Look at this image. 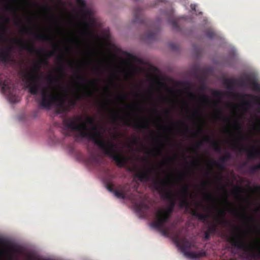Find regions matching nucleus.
<instances>
[{
    "mask_svg": "<svg viewBox=\"0 0 260 260\" xmlns=\"http://www.w3.org/2000/svg\"><path fill=\"white\" fill-rule=\"evenodd\" d=\"M82 121L80 116H74L66 118L63 120V125L68 128L77 131L82 138H86L93 141L105 154L111 157L119 167L125 166L126 158L122 154L118 153L116 150L115 144L111 141H105L101 139V133L98 126L95 123V119L91 116H87L85 122Z\"/></svg>",
    "mask_w": 260,
    "mask_h": 260,
    "instance_id": "f257e3e1",
    "label": "nucleus"
},
{
    "mask_svg": "<svg viewBox=\"0 0 260 260\" xmlns=\"http://www.w3.org/2000/svg\"><path fill=\"white\" fill-rule=\"evenodd\" d=\"M137 177L141 181H151L154 188L161 193V197L169 202V205L166 209H158L156 212L155 217L169 220L176 205L173 195L166 190L169 185L171 178L162 179L159 176V170L154 167L145 169L137 174Z\"/></svg>",
    "mask_w": 260,
    "mask_h": 260,
    "instance_id": "f03ea898",
    "label": "nucleus"
},
{
    "mask_svg": "<svg viewBox=\"0 0 260 260\" xmlns=\"http://www.w3.org/2000/svg\"><path fill=\"white\" fill-rule=\"evenodd\" d=\"M41 98L39 101L41 107L50 109L53 105L57 106V112L59 114H63L70 110V107L65 105V101L63 98L55 95L53 92L50 86L45 88H42L40 90Z\"/></svg>",
    "mask_w": 260,
    "mask_h": 260,
    "instance_id": "7ed1b4c3",
    "label": "nucleus"
},
{
    "mask_svg": "<svg viewBox=\"0 0 260 260\" xmlns=\"http://www.w3.org/2000/svg\"><path fill=\"white\" fill-rule=\"evenodd\" d=\"M229 243L234 248L243 250L244 258L246 260H255L260 258V242L259 247L257 248V253L254 252V248L246 241L245 235L243 232L234 233L228 238Z\"/></svg>",
    "mask_w": 260,
    "mask_h": 260,
    "instance_id": "20e7f679",
    "label": "nucleus"
},
{
    "mask_svg": "<svg viewBox=\"0 0 260 260\" xmlns=\"http://www.w3.org/2000/svg\"><path fill=\"white\" fill-rule=\"evenodd\" d=\"M40 69V64L35 63L29 71L25 70L22 73L23 81L27 84L29 92L33 95L38 94L40 89L39 84L40 76L38 74Z\"/></svg>",
    "mask_w": 260,
    "mask_h": 260,
    "instance_id": "39448f33",
    "label": "nucleus"
},
{
    "mask_svg": "<svg viewBox=\"0 0 260 260\" xmlns=\"http://www.w3.org/2000/svg\"><path fill=\"white\" fill-rule=\"evenodd\" d=\"M13 42L19 46L21 49L25 50L30 53L43 54V57L40 61V63L48 64L47 58L53 56L55 55L56 50L58 48L56 45H54V50L47 51L44 54V50L43 48L40 50L36 49L34 44L31 42H25L21 39H15L13 40Z\"/></svg>",
    "mask_w": 260,
    "mask_h": 260,
    "instance_id": "423d86ee",
    "label": "nucleus"
},
{
    "mask_svg": "<svg viewBox=\"0 0 260 260\" xmlns=\"http://www.w3.org/2000/svg\"><path fill=\"white\" fill-rule=\"evenodd\" d=\"M174 240L184 255L189 258H199L206 255V252L204 250H202L198 252L188 251L191 247V243L186 238H180L179 235H176L174 236Z\"/></svg>",
    "mask_w": 260,
    "mask_h": 260,
    "instance_id": "0eeeda50",
    "label": "nucleus"
},
{
    "mask_svg": "<svg viewBox=\"0 0 260 260\" xmlns=\"http://www.w3.org/2000/svg\"><path fill=\"white\" fill-rule=\"evenodd\" d=\"M179 206L181 208L185 207L186 210H190V214L200 220L206 221L209 216L208 213H201L197 209L190 208V203L187 197H181L179 199Z\"/></svg>",
    "mask_w": 260,
    "mask_h": 260,
    "instance_id": "6e6552de",
    "label": "nucleus"
},
{
    "mask_svg": "<svg viewBox=\"0 0 260 260\" xmlns=\"http://www.w3.org/2000/svg\"><path fill=\"white\" fill-rule=\"evenodd\" d=\"M128 187V184L119 185L115 189L114 185L111 183H107L106 184L107 189L111 192H113L114 195L118 198L120 199H125L126 198H129L132 200H135V199L131 195L128 197L127 196V187Z\"/></svg>",
    "mask_w": 260,
    "mask_h": 260,
    "instance_id": "1a4fd4ad",
    "label": "nucleus"
},
{
    "mask_svg": "<svg viewBox=\"0 0 260 260\" xmlns=\"http://www.w3.org/2000/svg\"><path fill=\"white\" fill-rule=\"evenodd\" d=\"M169 220L164 219L163 218L155 217V220L152 223V227L156 229L161 232L162 235L168 236L170 234V229L165 226V223Z\"/></svg>",
    "mask_w": 260,
    "mask_h": 260,
    "instance_id": "9d476101",
    "label": "nucleus"
},
{
    "mask_svg": "<svg viewBox=\"0 0 260 260\" xmlns=\"http://www.w3.org/2000/svg\"><path fill=\"white\" fill-rule=\"evenodd\" d=\"M121 119L123 120V124L124 125H126L127 126H132L135 128L136 129L139 130L149 129V125L147 121H145L143 122L132 121L129 116L127 118L122 117Z\"/></svg>",
    "mask_w": 260,
    "mask_h": 260,
    "instance_id": "9b49d317",
    "label": "nucleus"
},
{
    "mask_svg": "<svg viewBox=\"0 0 260 260\" xmlns=\"http://www.w3.org/2000/svg\"><path fill=\"white\" fill-rule=\"evenodd\" d=\"M239 82L240 86L247 87L248 86L253 90H260V84L257 82L255 78H252L249 75H246L244 79L240 80Z\"/></svg>",
    "mask_w": 260,
    "mask_h": 260,
    "instance_id": "f8f14e48",
    "label": "nucleus"
},
{
    "mask_svg": "<svg viewBox=\"0 0 260 260\" xmlns=\"http://www.w3.org/2000/svg\"><path fill=\"white\" fill-rule=\"evenodd\" d=\"M0 86L4 91L8 92L10 94V101L12 103L16 102V97L11 94L12 88L13 85L11 84V81L9 78H3L2 75H0Z\"/></svg>",
    "mask_w": 260,
    "mask_h": 260,
    "instance_id": "ddd939ff",
    "label": "nucleus"
},
{
    "mask_svg": "<svg viewBox=\"0 0 260 260\" xmlns=\"http://www.w3.org/2000/svg\"><path fill=\"white\" fill-rule=\"evenodd\" d=\"M233 147L236 149L239 152L247 151V156L250 159H254L257 156H260V150L254 148H248L243 146H239L238 144H233Z\"/></svg>",
    "mask_w": 260,
    "mask_h": 260,
    "instance_id": "4468645a",
    "label": "nucleus"
},
{
    "mask_svg": "<svg viewBox=\"0 0 260 260\" xmlns=\"http://www.w3.org/2000/svg\"><path fill=\"white\" fill-rule=\"evenodd\" d=\"M142 9L140 7H136L133 12L134 19L133 21L134 23L143 24L146 23L145 19L142 14Z\"/></svg>",
    "mask_w": 260,
    "mask_h": 260,
    "instance_id": "2eb2a0df",
    "label": "nucleus"
},
{
    "mask_svg": "<svg viewBox=\"0 0 260 260\" xmlns=\"http://www.w3.org/2000/svg\"><path fill=\"white\" fill-rule=\"evenodd\" d=\"M12 48L11 46H7L2 48L0 51V60L3 62H8L10 60Z\"/></svg>",
    "mask_w": 260,
    "mask_h": 260,
    "instance_id": "dca6fc26",
    "label": "nucleus"
},
{
    "mask_svg": "<svg viewBox=\"0 0 260 260\" xmlns=\"http://www.w3.org/2000/svg\"><path fill=\"white\" fill-rule=\"evenodd\" d=\"M203 140L205 142L211 143L212 148L216 152H219L221 151V147L218 141L212 140L211 138L209 136H205Z\"/></svg>",
    "mask_w": 260,
    "mask_h": 260,
    "instance_id": "f3484780",
    "label": "nucleus"
},
{
    "mask_svg": "<svg viewBox=\"0 0 260 260\" xmlns=\"http://www.w3.org/2000/svg\"><path fill=\"white\" fill-rule=\"evenodd\" d=\"M0 18H2L5 23H8L10 21L9 18L2 16L0 14ZM7 29V27L5 24H2L0 26V42H3L5 40V32Z\"/></svg>",
    "mask_w": 260,
    "mask_h": 260,
    "instance_id": "a211bd4d",
    "label": "nucleus"
},
{
    "mask_svg": "<svg viewBox=\"0 0 260 260\" xmlns=\"http://www.w3.org/2000/svg\"><path fill=\"white\" fill-rule=\"evenodd\" d=\"M229 212H230L231 213L235 214L236 213L237 216L238 217H241L244 218V219L250 221V222H254L255 221V218L252 216H250L248 215L245 212L242 214L238 213L236 212V210L233 208H230L229 209Z\"/></svg>",
    "mask_w": 260,
    "mask_h": 260,
    "instance_id": "6ab92c4d",
    "label": "nucleus"
},
{
    "mask_svg": "<svg viewBox=\"0 0 260 260\" xmlns=\"http://www.w3.org/2000/svg\"><path fill=\"white\" fill-rule=\"evenodd\" d=\"M159 32V29L158 28L152 27L151 29L149 30L146 34V38L150 40H154L157 38V36Z\"/></svg>",
    "mask_w": 260,
    "mask_h": 260,
    "instance_id": "aec40b11",
    "label": "nucleus"
},
{
    "mask_svg": "<svg viewBox=\"0 0 260 260\" xmlns=\"http://www.w3.org/2000/svg\"><path fill=\"white\" fill-rule=\"evenodd\" d=\"M33 36L35 39L47 42L53 41V38L44 34L33 32Z\"/></svg>",
    "mask_w": 260,
    "mask_h": 260,
    "instance_id": "412c9836",
    "label": "nucleus"
},
{
    "mask_svg": "<svg viewBox=\"0 0 260 260\" xmlns=\"http://www.w3.org/2000/svg\"><path fill=\"white\" fill-rule=\"evenodd\" d=\"M217 226L216 224H213L210 225L207 230L204 232L205 240H208L211 234H214L217 230Z\"/></svg>",
    "mask_w": 260,
    "mask_h": 260,
    "instance_id": "4be33fe9",
    "label": "nucleus"
},
{
    "mask_svg": "<svg viewBox=\"0 0 260 260\" xmlns=\"http://www.w3.org/2000/svg\"><path fill=\"white\" fill-rule=\"evenodd\" d=\"M239 81H237L233 79H225L223 81V83L228 89H233L236 84H238L239 85Z\"/></svg>",
    "mask_w": 260,
    "mask_h": 260,
    "instance_id": "5701e85b",
    "label": "nucleus"
},
{
    "mask_svg": "<svg viewBox=\"0 0 260 260\" xmlns=\"http://www.w3.org/2000/svg\"><path fill=\"white\" fill-rule=\"evenodd\" d=\"M76 2L80 9L84 11L86 15H90L91 14V11L86 8V3L84 0H76Z\"/></svg>",
    "mask_w": 260,
    "mask_h": 260,
    "instance_id": "b1692460",
    "label": "nucleus"
},
{
    "mask_svg": "<svg viewBox=\"0 0 260 260\" xmlns=\"http://www.w3.org/2000/svg\"><path fill=\"white\" fill-rule=\"evenodd\" d=\"M216 118L217 119H221L222 118L224 121L226 122H229L231 120L230 117L227 116H223L222 115L221 110L218 108L216 109Z\"/></svg>",
    "mask_w": 260,
    "mask_h": 260,
    "instance_id": "393cba45",
    "label": "nucleus"
},
{
    "mask_svg": "<svg viewBox=\"0 0 260 260\" xmlns=\"http://www.w3.org/2000/svg\"><path fill=\"white\" fill-rule=\"evenodd\" d=\"M135 206L139 211H142L143 209L148 210L149 208V206L143 201L140 203H136Z\"/></svg>",
    "mask_w": 260,
    "mask_h": 260,
    "instance_id": "a878e982",
    "label": "nucleus"
},
{
    "mask_svg": "<svg viewBox=\"0 0 260 260\" xmlns=\"http://www.w3.org/2000/svg\"><path fill=\"white\" fill-rule=\"evenodd\" d=\"M181 197H187L189 195V187L187 185H184L181 188Z\"/></svg>",
    "mask_w": 260,
    "mask_h": 260,
    "instance_id": "bb28decb",
    "label": "nucleus"
},
{
    "mask_svg": "<svg viewBox=\"0 0 260 260\" xmlns=\"http://www.w3.org/2000/svg\"><path fill=\"white\" fill-rule=\"evenodd\" d=\"M169 22L171 24L172 26L175 29H179V26L177 21L175 18H170L168 20Z\"/></svg>",
    "mask_w": 260,
    "mask_h": 260,
    "instance_id": "cd10ccee",
    "label": "nucleus"
},
{
    "mask_svg": "<svg viewBox=\"0 0 260 260\" xmlns=\"http://www.w3.org/2000/svg\"><path fill=\"white\" fill-rule=\"evenodd\" d=\"M200 99L205 104H209L210 102V98L205 94L199 95Z\"/></svg>",
    "mask_w": 260,
    "mask_h": 260,
    "instance_id": "c85d7f7f",
    "label": "nucleus"
},
{
    "mask_svg": "<svg viewBox=\"0 0 260 260\" xmlns=\"http://www.w3.org/2000/svg\"><path fill=\"white\" fill-rule=\"evenodd\" d=\"M231 157V154L230 153H227L225 155L222 156L219 158L220 162L225 164Z\"/></svg>",
    "mask_w": 260,
    "mask_h": 260,
    "instance_id": "c756f323",
    "label": "nucleus"
},
{
    "mask_svg": "<svg viewBox=\"0 0 260 260\" xmlns=\"http://www.w3.org/2000/svg\"><path fill=\"white\" fill-rule=\"evenodd\" d=\"M222 189L224 191V192L225 193V197L223 199L224 202H225L228 206H229L230 207L232 206L233 204L231 203H230L228 200V192H227V190H226V188L224 187H223Z\"/></svg>",
    "mask_w": 260,
    "mask_h": 260,
    "instance_id": "7c9ffc66",
    "label": "nucleus"
},
{
    "mask_svg": "<svg viewBox=\"0 0 260 260\" xmlns=\"http://www.w3.org/2000/svg\"><path fill=\"white\" fill-rule=\"evenodd\" d=\"M212 162L213 165H216L220 169H223L224 168L225 164H223V162H220L219 159L218 161L212 160Z\"/></svg>",
    "mask_w": 260,
    "mask_h": 260,
    "instance_id": "2f4dec72",
    "label": "nucleus"
},
{
    "mask_svg": "<svg viewBox=\"0 0 260 260\" xmlns=\"http://www.w3.org/2000/svg\"><path fill=\"white\" fill-rule=\"evenodd\" d=\"M206 36L210 39H212L214 37L215 34V32L211 29L207 30L205 32Z\"/></svg>",
    "mask_w": 260,
    "mask_h": 260,
    "instance_id": "473e14b6",
    "label": "nucleus"
},
{
    "mask_svg": "<svg viewBox=\"0 0 260 260\" xmlns=\"http://www.w3.org/2000/svg\"><path fill=\"white\" fill-rule=\"evenodd\" d=\"M91 159L95 163L99 164L100 162V158L98 155H95L93 153H92L90 155Z\"/></svg>",
    "mask_w": 260,
    "mask_h": 260,
    "instance_id": "72a5a7b5",
    "label": "nucleus"
},
{
    "mask_svg": "<svg viewBox=\"0 0 260 260\" xmlns=\"http://www.w3.org/2000/svg\"><path fill=\"white\" fill-rule=\"evenodd\" d=\"M219 214L221 215V218L219 219V221L220 223H226V222L223 219V217L225 215V212L224 210H220L219 212Z\"/></svg>",
    "mask_w": 260,
    "mask_h": 260,
    "instance_id": "f704fd0d",
    "label": "nucleus"
},
{
    "mask_svg": "<svg viewBox=\"0 0 260 260\" xmlns=\"http://www.w3.org/2000/svg\"><path fill=\"white\" fill-rule=\"evenodd\" d=\"M83 25L84 27L85 28V30L82 32L83 34L89 33V27H90V23L87 22H85Z\"/></svg>",
    "mask_w": 260,
    "mask_h": 260,
    "instance_id": "c9c22d12",
    "label": "nucleus"
},
{
    "mask_svg": "<svg viewBox=\"0 0 260 260\" xmlns=\"http://www.w3.org/2000/svg\"><path fill=\"white\" fill-rule=\"evenodd\" d=\"M234 191L235 192V193H236L237 196H238V197L240 198H241L242 199H244L242 196H241L240 193L242 192V189L241 187H236L234 190Z\"/></svg>",
    "mask_w": 260,
    "mask_h": 260,
    "instance_id": "e433bc0d",
    "label": "nucleus"
},
{
    "mask_svg": "<svg viewBox=\"0 0 260 260\" xmlns=\"http://www.w3.org/2000/svg\"><path fill=\"white\" fill-rule=\"evenodd\" d=\"M204 197L205 199L207 201H210L214 198L213 195L210 193H205L204 194Z\"/></svg>",
    "mask_w": 260,
    "mask_h": 260,
    "instance_id": "4c0bfd02",
    "label": "nucleus"
},
{
    "mask_svg": "<svg viewBox=\"0 0 260 260\" xmlns=\"http://www.w3.org/2000/svg\"><path fill=\"white\" fill-rule=\"evenodd\" d=\"M77 78L79 80L81 81H85L86 79L85 76L82 75L80 74V72L79 69L77 70Z\"/></svg>",
    "mask_w": 260,
    "mask_h": 260,
    "instance_id": "58836bf2",
    "label": "nucleus"
},
{
    "mask_svg": "<svg viewBox=\"0 0 260 260\" xmlns=\"http://www.w3.org/2000/svg\"><path fill=\"white\" fill-rule=\"evenodd\" d=\"M89 84L93 86L96 90H99L98 87V82L96 80H92L89 81Z\"/></svg>",
    "mask_w": 260,
    "mask_h": 260,
    "instance_id": "ea45409f",
    "label": "nucleus"
},
{
    "mask_svg": "<svg viewBox=\"0 0 260 260\" xmlns=\"http://www.w3.org/2000/svg\"><path fill=\"white\" fill-rule=\"evenodd\" d=\"M127 95L124 93L121 94L120 95H119L117 96V99L118 100H122V101L125 100L127 99Z\"/></svg>",
    "mask_w": 260,
    "mask_h": 260,
    "instance_id": "a19ab883",
    "label": "nucleus"
},
{
    "mask_svg": "<svg viewBox=\"0 0 260 260\" xmlns=\"http://www.w3.org/2000/svg\"><path fill=\"white\" fill-rule=\"evenodd\" d=\"M68 104L70 107H74L76 104V100L71 99L69 100Z\"/></svg>",
    "mask_w": 260,
    "mask_h": 260,
    "instance_id": "79ce46f5",
    "label": "nucleus"
},
{
    "mask_svg": "<svg viewBox=\"0 0 260 260\" xmlns=\"http://www.w3.org/2000/svg\"><path fill=\"white\" fill-rule=\"evenodd\" d=\"M213 93L214 96L218 98L220 97L222 94V92L218 90H214Z\"/></svg>",
    "mask_w": 260,
    "mask_h": 260,
    "instance_id": "37998d69",
    "label": "nucleus"
},
{
    "mask_svg": "<svg viewBox=\"0 0 260 260\" xmlns=\"http://www.w3.org/2000/svg\"><path fill=\"white\" fill-rule=\"evenodd\" d=\"M192 115L193 116H199L200 117H202V113L201 111L199 109L196 110L193 113Z\"/></svg>",
    "mask_w": 260,
    "mask_h": 260,
    "instance_id": "c03bdc74",
    "label": "nucleus"
},
{
    "mask_svg": "<svg viewBox=\"0 0 260 260\" xmlns=\"http://www.w3.org/2000/svg\"><path fill=\"white\" fill-rule=\"evenodd\" d=\"M234 125L237 129L241 130L242 127L241 124L239 123L237 120L234 121Z\"/></svg>",
    "mask_w": 260,
    "mask_h": 260,
    "instance_id": "a18cd8bd",
    "label": "nucleus"
},
{
    "mask_svg": "<svg viewBox=\"0 0 260 260\" xmlns=\"http://www.w3.org/2000/svg\"><path fill=\"white\" fill-rule=\"evenodd\" d=\"M203 145L202 141L198 142L195 145V151H197V150L200 148Z\"/></svg>",
    "mask_w": 260,
    "mask_h": 260,
    "instance_id": "49530a36",
    "label": "nucleus"
},
{
    "mask_svg": "<svg viewBox=\"0 0 260 260\" xmlns=\"http://www.w3.org/2000/svg\"><path fill=\"white\" fill-rule=\"evenodd\" d=\"M256 170H257V169L256 165H254L250 168V172L252 174L255 173Z\"/></svg>",
    "mask_w": 260,
    "mask_h": 260,
    "instance_id": "de8ad7c7",
    "label": "nucleus"
},
{
    "mask_svg": "<svg viewBox=\"0 0 260 260\" xmlns=\"http://www.w3.org/2000/svg\"><path fill=\"white\" fill-rule=\"evenodd\" d=\"M203 131V129L201 126H200L198 131L193 133L194 135H197L199 133H202Z\"/></svg>",
    "mask_w": 260,
    "mask_h": 260,
    "instance_id": "09e8293b",
    "label": "nucleus"
},
{
    "mask_svg": "<svg viewBox=\"0 0 260 260\" xmlns=\"http://www.w3.org/2000/svg\"><path fill=\"white\" fill-rule=\"evenodd\" d=\"M58 71L61 73L63 74L64 71V67L62 64H61L58 68Z\"/></svg>",
    "mask_w": 260,
    "mask_h": 260,
    "instance_id": "8fccbe9b",
    "label": "nucleus"
},
{
    "mask_svg": "<svg viewBox=\"0 0 260 260\" xmlns=\"http://www.w3.org/2000/svg\"><path fill=\"white\" fill-rule=\"evenodd\" d=\"M47 80L49 82V83L50 84L52 83V82L53 81V78L52 75H49L47 77Z\"/></svg>",
    "mask_w": 260,
    "mask_h": 260,
    "instance_id": "3c124183",
    "label": "nucleus"
},
{
    "mask_svg": "<svg viewBox=\"0 0 260 260\" xmlns=\"http://www.w3.org/2000/svg\"><path fill=\"white\" fill-rule=\"evenodd\" d=\"M188 95L191 99H194L197 96V94H195V93H194L193 92H191L188 93Z\"/></svg>",
    "mask_w": 260,
    "mask_h": 260,
    "instance_id": "603ef678",
    "label": "nucleus"
},
{
    "mask_svg": "<svg viewBox=\"0 0 260 260\" xmlns=\"http://www.w3.org/2000/svg\"><path fill=\"white\" fill-rule=\"evenodd\" d=\"M6 9L7 10H13L14 11L15 9V7H14L13 6H8L6 7Z\"/></svg>",
    "mask_w": 260,
    "mask_h": 260,
    "instance_id": "864d4df0",
    "label": "nucleus"
},
{
    "mask_svg": "<svg viewBox=\"0 0 260 260\" xmlns=\"http://www.w3.org/2000/svg\"><path fill=\"white\" fill-rule=\"evenodd\" d=\"M250 105V103L249 102L246 101L242 103V106L244 108H246V107Z\"/></svg>",
    "mask_w": 260,
    "mask_h": 260,
    "instance_id": "5fc2aeb1",
    "label": "nucleus"
},
{
    "mask_svg": "<svg viewBox=\"0 0 260 260\" xmlns=\"http://www.w3.org/2000/svg\"><path fill=\"white\" fill-rule=\"evenodd\" d=\"M86 94L88 96H91L93 94V93L90 89H88L86 92Z\"/></svg>",
    "mask_w": 260,
    "mask_h": 260,
    "instance_id": "6e6d98bb",
    "label": "nucleus"
},
{
    "mask_svg": "<svg viewBox=\"0 0 260 260\" xmlns=\"http://www.w3.org/2000/svg\"><path fill=\"white\" fill-rule=\"evenodd\" d=\"M164 112H165V114L168 116L170 115V110L169 109H165Z\"/></svg>",
    "mask_w": 260,
    "mask_h": 260,
    "instance_id": "4d7b16f0",
    "label": "nucleus"
},
{
    "mask_svg": "<svg viewBox=\"0 0 260 260\" xmlns=\"http://www.w3.org/2000/svg\"><path fill=\"white\" fill-rule=\"evenodd\" d=\"M118 116L119 115L117 113H114L112 116V118L114 120H116Z\"/></svg>",
    "mask_w": 260,
    "mask_h": 260,
    "instance_id": "13d9d810",
    "label": "nucleus"
},
{
    "mask_svg": "<svg viewBox=\"0 0 260 260\" xmlns=\"http://www.w3.org/2000/svg\"><path fill=\"white\" fill-rule=\"evenodd\" d=\"M58 59L60 61H63L64 59V57L63 55H60L58 56Z\"/></svg>",
    "mask_w": 260,
    "mask_h": 260,
    "instance_id": "bf43d9fd",
    "label": "nucleus"
},
{
    "mask_svg": "<svg viewBox=\"0 0 260 260\" xmlns=\"http://www.w3.org/2000/svg\"><path fill=\"white\" fill-rule=\"evenodd\" d=\"M192 164L196 166H199L200 163L199 160H194L192 161Z\"/></svg>",
    "mask_w": 260,
    "mask_h": 260,
    "instance_id": "052dcab7",
    "label": "nucleus"
},
{
    "mask_svg": "<svg viewBox=\"0 0 260 260\" xmlns=\"http://www.w3.org/2000/svg\"><path fill=\"white\" fill-rule=\"evenodd\" d=\"M180 123L181 124H182L183 126H184V127H185V129H186V131H188V125H187L186 124H185V123L184 122H183V121H181Z\"/></svg>",
    "mask_w": 260,
    "mask_h": 260,
    "instance_id": "680f3d73",
    "label": "nucleus"
},
{
    "mask_svg": "<svg viewBox=\"0 0 260 260\" xmlns=\"http://www.w3.org/2000/svg\"><path fill=\"white\" fill-rule=\"evenodd\" d=\"M206 88V86L204 85V84H202L200 87V89L202 91H203Z\"/></svg>",
    "mask_w": 260,
    "mask_h": 260,
    "instance_id": "e2e57ef3",
    "label": "nucleus"
},
{
    "mask_svg": "<svg viewBox=\"0 0 260 260\" xmlns=\"http://www.w3.org/2000/svg\"><path fill=\"white\" fill-rule=\"evenodd\" d=\"M240 139L241 140H246V139H247V137L246 136H245L242 135V136H241L240 137Z\"/></svg>",
    "mask_w": 260,
    "mask_h": 260,
    "instance_id": "0e129e2a",
    "label": "nucleus"
},
{
    "mask_svg": "<svg viewBox=\"0 0 260 260\" xmlns=\"http://www.w3.org/2000/svg\"><path fill=\"white\" fill-rule=\"evenodd\" d=\"M208 184H209V182H207V181H204V182L203 183V185L204 186H206V185H208Z\"/></svg>",
    "mask_w": 260,
    "mask_h": 260,
    "instance_id": "69168bd1",
    "label": "nucleus"
},
{
    "mask_svg": "<svg viewBox=\"0 0 260 260\" xmlns=\"http://www.w3.org/2000/svg\"><path fill=\"white\" fill-rule=\"evenodd\" d=\"M256 167L257 169V170H260V163L257 165H256Z\"/></svg>",
    "mask_w": 260,
    "mask_h": 260,
    "instance_id": "338daca9",
    "label": "nucleus"
},
{
    "mask_svg": "<svg viewBox=\"0 0 260 260\" xmlns=\"http://www.w3.org/2000/svg\"><path fill=\"white\" fill-rule=\"evenodd\" d=\"M190 8L192 10H195L196 6L193 5H191Z\"/></svg>",
    "mask_w": 260,
    "mask_h": 260,
    "instance_id": "774afa93",
    "label": "nucleus"
}]
</instances>
